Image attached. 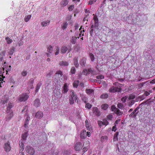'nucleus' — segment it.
I'll return each mask as SVG.
<instances>
[{
  "label": "nucleus",
  "instance_id": "f257e3e1",
  "mask_svg": "<svg viewBox=\"0 0 155 155\" xmlns=\"http://www.w3.org/2000/svg\"><path fill=\"white\" fill-rule=\"evenodd\" d=\"M27 132H26L22 135L21 137L22 139L19 141V143L20 147V152H22L24 150V143L25 142V140H26L27 137Z\"/></svg>",
  "mask_w": 155,
  "mask_h": 155
},
{
  "label": "nucleus",
  "instance_id": "f03ea898",
  "mask_svg": "<svg viewBox=\"0 0 155 155\" xmlns=\"http://www.w3.org/2000/svg\"><path fill=\"white\" fill-rule=\"evenodd\" d=\"M28 95L26 94H23L19 96L18 99L21 102L25 101L28 99Z\"/></svg>",
  "mask_w": 155,
  "mask_h": 155
},
{
  "label": "nucleus",
  "instance_id": "7ed1b4c3",
  "mask_svg": "<svg viewBox=\"0 0 155 155\" xmlns=\"http://www.w3.org/2000/svg\"><path fill=\"white\" fill-rule=\"evenodd\" d=\"M25 150L27 153L31 155L34 154L35 152L34 148L29 146H27L26 147Z\"/></svg>",
  "mask_w": 155,
  "mask_h": 155
},
{
  "label": "nucleus",
  "instance_id": "20e7f679",
  "mask_svg": "<svg viewBox=\"0 0 155 155\" xmlns=\"http://www.w3.org/2000/svg\"><path fill=\"white\" fill-rule=\"evenodd\" d=\"M62 72L60 71L57 72L55 74V77L57 78V80L61 81V79L62 80L63 77L62 76Z\"/></svg>",
  "mask_w": 155,
  "mask_h": 155
},
{
  "label": "nucleus",
  "instance_id": "39448f33",
  "mask_svg": "<svg viewBox=\"0 0 155 155\" xmlns=\"http://www.w3.org/2000/svg\"><path fill=\"white\" fill-rule=\"evenodd\" d=\"M82 148V143L80 142L77 143L75 144L74 148L76 151L80 150Z\"/></svg>",
  "mask_w": 155,
  "mask_h": 155
},
{
  "label": "nucleus",
  "instance_id": "423d86ee",
  "mask_svg": "<svg viewBox=\"0 0 155 155\" xmlns=\"http://www.w3.org/2000/svg\"><path fill=\"white\" fill-rule=\"evenodd\" d=\"M121 91V89L118 87H115L112 86L109 89V92H110L114 93L116 92H120Z\"/></svg>",
  "mask_w": 155,
  "mask_h": 155
},
{
  "label": "nucleus",
  "instance_id": "0eeeda50",
  "mask_svg": "<svg viewBox=\"0 0 155 155\" xmlns=\"http://www.w3.org/2000/svg\"><path fill=\"white\" fill-rule=\"evenodd\" d=\"M93 114L97 116H99L101 115V112L97 107L93 108Z\"/></svg>",
  "mask_w": 155,
  "mask_h": 155
},
{
  "label": "nucleus",
  "instance_id": "6e6552de",
  "mask_svg": "<svg viewBox=\"0 0 155 155\" xmlns=\"http://www.w3.org/2000/svg\"><path fill=\"white\" fill-rule=\"evenodd\" d=\"M7 115L5 117V119L6 121H8L11 120V118L13 116V111H11L8 114L7 113Z\"/></svg>",
  "mask_w": 155,
  "mask_h": 155
},
{
  "label": "nucleus",
  "instance_id": "1a4fd4ad",
  "mask_svg": "<svg viewBox=\"0 0 155 155\" xmlns=\"http://www.w3.org/2000/svg\"><path fill=\"white\" fill-rule=\"evenodd\" d=\"M43 114L42 112L38 111L36 113L35 117L38 119H41L43 117Z\"/></svg>",
  "mask_w": 155,
  "mask_h": 155
},
{
  "label": "nucleus",
  "instance_id": "9d476101",
  "mask_svg": "<svg viewBox=\"0 0 155 155\" xmlns=\"http://www.w3.org/2000/svg\"><path fill=\"white\" fill-rule=\"evenodd\" d=\"M68 0H62L60 2V5L61 7H64L68 4Z\"/></svg>",
  "mask_w": 155,
  "mask_h": 155
},
{
  "label": "nucleus",
  "instance_id": "9b49d317",
  "mask_svg": "<svg viewBox=\"0 0 155 155\" xmlns=\"http://www.w3.org/2000/svg\"><path fill=\"white\" fill-rule=\"evenodd\" d=\"M86 131L85 130H83L81 133L80 137L81 139H84L86 137Z\"/></svg>",
  "mask_w": 155,
  "mask_h": 155
},
{
  "label": "nucleus",
  "instance_id": "f8f14e48",
  "mask_svg": "<svg viewBox=\"0 0 155 155\" xmlns=\"http://www.w3.org/2000/svg\"><path fill=\"white\" fill-rule=\"evenodd\" d=\"M4 148L6 152H8L10 151L11 147L10 144L8 143H7L5 144Z\"/></svg>",
  "mask_w": 155,
  "mask_h": 155
},
{
  "label": "nucleus",
  "instance_id": "ddd939ff",
  "mask_svg": "<svg viewBox=\"0 0 155 155\" xmlns=\"http://www.w3.org/2000/svg\"><path fill=\"white\" fill-rule=\"evenodd\" d=\"M68 50V48L67 46L65 45H63L61 47V52L62 54H65Z\"/></svg>",
  "mask_w": 155,
  "mask_h": 155
},
{
  "label": "nucleus",
  "instance_id": "4468645a",
  "mask_svg": "<svg viewBox=\"0 0 155 155\" xmlns=\"http://www.w3.org/2000/svg\"><path fill=\"white\" fill-rule=\"evenodd\" d=\"M13 106V104L11 103H9L8 106L7 107V110L6 112L7 114H8L9 112L11 111H13L12 110H11V109L12 108Z\"/></svg>",
  "mask_w": 155,
  "mask_h": 155
},
{
  "label": "nucleus",
  "instance_id": "2eb2a0df",
  "mask_svg": "<svg viewBox=\"0 0 155 155\" xmlns=\"http://www.w3.org/2000/svg\"><path fill=\"white\" fill-rule=\"evenodd\" d=\"M93 71L91 69H89L84 70L83 72H84V74H85L86 75H87L90 73H92Z\"/></svg>",
  "mask_w": 155,
  "mask_h": 155
},
{
  "label": "nucleus",
  "instance_id": "dca6fc26",
  "mask_svg": "<svg viewBox=\"0 0 155 155\" xmlns=\"http://www.w3.org/2000/svg\"><path fill=\"white\" fill-rule=\"evenodd\" d=\"M59 64L61 66H66L68 65V63L65 61H60Z\"/></svg>",
  "mask_w": 155,
  "mask_h": 155
},
{
  "label": "nucleus",
  "instance_id": "f3484780",
  "mask_svg": "<svg viewBox=\"0 0 155 155\" xmlns=\"http://www.w3.org/2000/svg\"><path fill=\"white\" fill-rule=\"evenodd\" d=\"M86 59L84 57L82 58L80 61V64L82 66H84L86 63Z\"/></svg>",
  "mask_w": 155,
  "mask_h": 155
},
{
  "label": "nucleus",
  "instance_id": "a211bd4d",
  "mask_svg": "<svg viewBox=\"0 0 155 155\" xmlns=\"http://www.w3.org/2000/svg\"><path fill=\"white\" fill-rule=\"evenodd\" d=\"M50 20L43 21L41 22V25L42 27H45L49 25L50 23Z\"/></svg>",
  "mask_w": 155,
  "mask_h": 155
},
{
  "label": "nucleus",
  "instance_id": "6ab92c4d",
  "mask_svg": "<svg viewBox=\"0 0 155 155\" xmlns=\"http://www.w3.org/2000/svg\"><path fill=\"white\" fill-rule=\"evenodd\" d=\"M40 100L39 99H36L34 101V106L37 107L40 106Z\"/></svg>",
  "mask_w": 155,
  "mask_h": 155
},
{
  "label": "nucleus",
  "instance_id": "aec40b11",
  "mask_svg": "<svg viewBox=\"0 0 155 155\" xmlns=\"http://www.w3.org/2000/svg\"><path fill=\"white\" fill-rule=\"evenodd\" d=\"M74 64L76 68L78 67L79 64L78 62V58L75 57L73 59Z\"/></svg>",
  "mask_w": 155,
  "mask_h": 155
},
{
  "label": "nucleus",
  "instance_id": "412c9836",
  "mask_svg": "<svg viewBox=\"0 0 155 155\" xmlns=\"http://www.w3.org/2000/svg\"><path fill=\"white\" fill-rule=\"evenodd\" d=\"M68 86L66 83L64 85L63 89L62 92L64 94H66L68 91Z\"/></svg>",
  "mask_w": 155,
  "mask_h": 155
},
{
  "label": "nucleus",
  "instance_id": "4be33fe9",
  "mask_svg": "<svg viewBox=\"0 0 155 155\" xmlns=\"http://www.w3.org/2000/svg\"><path fill=\"white\" fill-rule=\"evenodd\" d=\"M5 78V76H3V75L0 76V84L1 87H2V84H3V82L5 83V81L4 80V79Z\"/></svg>",
  "mask_w": 155,
  "mask_h": 155
},
{
  "label": "nucleus",
  "instance_id": "5701e85b",
  "mask_svg": "<svg viewBox=\"0 0 155 155\" xmlns=\"http://www.w3.org/2000/svg\"><path fill=\"white\" fill-rule=\"evenodd\" d=\"M61 93L59 91H54V94L55 96L57 97H60L61 95Z\"/></svg>",
  "mask_w": 155,
  "mask_h": 155
},
{
  "label": "nucleus",
  "instance_id": "b1692460",
  "mask_svg": "<svg viewBox=\"0 0 155 155\" xmlns=\"http://www.w3.org/2000/svg\"><path fill=\"white\" fill-rule=\"evenodd\" d=\"M5 52L4 51L0 52V60L1 61L3 60V58L5 56Z\"/></svg>",
  "mask_w": 155,
  "mask_h": 155
},
{
  "label": "nucleus",
  "instance_id": "393cba45",
  "mask_svg": "<svg viewBox=\"0 0 155 155\" xmlns=\"http://www.w3.org/2000/svg\"><path fill=\"white\" fill-rule=\"evenodd\" d=\"M107 137L106 136H103L101 137V142H106L107 140Z\"/></svg>",
  "mask_w": 155,
  "mask_h": 155
},
{
  "label": "nucleus",
  "instance_id": "a878e982",
  "mask_svg": "<svg viewBox=\"0 0 155 155\" xmlns=\"http://www.w3.org/2000/svg\"><path fill=\"white\" fill-rule=\"evenodd\" d=\"M79 84L78 80H76L74 81L73 84V86L74 87L77 88Z\"/></svg>",
  "mask_w": 155,
  "mask_h": 155
},
{
  "label": "nucleus",
  "instance_id": "bb28decb",
  "mask_svg": "<svg viewBox=\"0 0 155 155\" xmlns=\"http://www.w3.org/2000/svg\"><path fill=\"white\" fill-rule=\"evenodd\" d=\"M5 39L6 40L7 43L8 44H10L12 43L13 41L12 39H10L8 37H6L5 38Z\"/></svg>",
  "mask_w": 155,
  "mask_h": 155
},
{
  "label": "nucleus",
  "instance_id": "cd10ccee",
  "mask_svg": "<svg viewBox=\"0 0 155 155\" xmlns=\"http://www.w3.org/2000/svg\"><path fill=\"white\" fill-rule=\"evenodd\" d=\"M68 25V23L67 22H64L61 28L63 30H64L67 27Z\"/></svg>",
  "mask_w": 155,
  "mask_h": 155
},
{
  "label": "nucleus",
  "instance_id": "c85d7f7f",
  "mask_svg": "<svg viewBox=\"0 0 155 155\" xmlns=\"http://www.w3.org/2000/svg\"><path fill=\"white\" fill-rule=\"evenodd\" d=\"M108 107V105L107 104H103L101 106V108L104 110H106Z\"/></svg>",
  "mask_w": 155,
  "mask_h": 155
},
{
  "label": "nucleus",
  "instance_id": "c756f323",
  "mask_svg": "<svg viewBox=\"0 0 155 155\" xmlns=\"http://www.w3.org/2000/svg\"><path fill=\"white\" fill-rule=\"evenodd\" d=\"M86 92L87 94H91L94 92V90L91 89H86Z\"/></svg>",
  "mask_w": 155,
  "mask_h": 155
},
{
  "label": "nucleus",
  "instance_id": "7c9ffc66",
  "mask_svg": "<svg viewBox=\"0 0 155 155\" xmlns=\"http://www.w3.org/2000/svg\"><path fill=\"white\" fill-rule=\"evenodd\" d=\"M115 113L118 116L121 115L123 114V113L121 111H120L118 108L117 109Z\"/></svg>",
  "mask_w": 155,
  "mask_h": 155
},
{
  "label": "nucleus",
  "instance_id": "2f4dec72",
  "mask_svg": "<svg viewBox=\"0 0 155 155\" xmlns=\"http://www.w3.org/2000/svg\"><path fill=\"white\" fill-rule=\"evenodd\" d=\"M118 135V133L117 132L116 133L114 134L113 138V140L114 141L117 140V136Z\"/></svg>",
  "mask_w": 155,
  "mask_h": 155
},
{
  "label": "nucleus",
  "instance_id": "473e14b6",
  "mask_svg": "<svg viewBox=\"0 0 155 155\" xmlns=\"http://www.w3.org/2000/svg\"><path fill=\"white\" fill-rule=\"evenodd\" d=\"M89 55L91 61H94L95 59V57L94 54L92 53H90Z\"/></svg>",
  "mask_w": 155,
  "mask_h": 155
},
{
  "label": "nucleus",
  "instance_id": "72a5a7b5",
  "mask_svg": "<svg viewBox=\"0 0 155 155\" xmlns=\"http://www.w3.org/2000/svg\"><path fill=\"white\" fill-rule=\"evenodd\" d=\"M55 55H58L59 52V48L58 46H56L55 47Z\"/></svg>",
  "mask_w": 155,
  "mask_h": 155
},
{
  "label": "nucleus",
  "instance_id": "f704fd0d",
  "mask_svg": "<svg viewBox=\"0 0 155 155\" xmlns=\"http://www.w3.org/2000/svg\"><path fill=\"white\" fill-rule=\"evenodd\" d=\"M47 51L49 53H52L53 51V48L51 46H50L48 48Z\"/></svg>",
  "mask_w": 155,
  "mask_h": 155
},
{
  "label": "nucleus",
  "instance_id": "c9c22d12",
  "mask_svg": "<svg viewBox=\"0 0 155 155\" xmlns=\"http://www.w3.org/2000/svg\"><path fill=\"white\" fill-rule=\"evenodd\" d=\"M69 103L71 104H72L74 103V100L73 97L71 96L69 99Z\"/></svg>",
  "mask_w": 155,
  "mask_h": 155
},
{
  "label": "nucleus",
  "instance_id": "e433bc0d",
  "mask_svg": "<svg viewBox=\"0 0 155 155\" xmlns=\"http://www.w3.org/2000/svg\"><path fill=\"white\" fill-rule=\"evenodd\" d=\"M77 39V37L75 36H73L72 37V43L73 44H75L76 43V41Z\"/></svg>",
  "mask_w": 155,
  "mask_h": 155
},
{
  "label": "nucleus",
  "instance_id": "4c0bfd02",
  "mask_svg": "<svg viewBox=\"0 0 155 155\" xmlns=\"http://www.w3.org/2000/svg\"><path fill=\"white\" fill-rule=\"evenodd\" d=\"M71 73L72 74H75L76 72V69L74 67H71Z\"/></svg>",
  "mask_w": 155,
  "mask_h": 155
},
{
  "label": "nucleus",
  "instance_id": "58836bf2",
  "mask_svg": "<svg viewBox=\"0 0 155 155\" xmlns=\"http://www.w3.org/2000/svg\"><path fill=\"white\" fill-rule=\"evenodd\" d=\"M31 15H28L24 19L25 21L26 22H28L31 18Z\"/></svg>",
  "mask_w": 155,
  "mask_h": 155
},
{
  "label": "nucleus",
  "instance_id": "ea45409f",
  "mask_svg": "<svg viewBox=\"0 0 155 155\" xmlns=\"http://www.w3.org/2000/svg\"><path fill=\"white\" fill-rule=\"evenodd\" d=\"M108 96V95L107 94H105L101 95V98L102 99H105L107 98Z\"/></svg>",
  "mask_w": 155,
  "mask_h": 155
},
{
  "label": "nucleus",
  "instance_id": "a19ab883",
  "mask_svg": "<svg viewBox=\"0 0 155 155\" xmlns=\"http://www.w3.org/2000/svg\"><path fill=\"white\" fill-rule=\"evenodd\" d=\"M111 111L115 113L117 108L115 107L114 105H113L111 106Z\"/></svg>",
  "mask_w": 155,
  "mask_h": 155
},
{
  "label": "nucleus",
  "instance_id": "79ce46f5",
  "mask_svg": "<svg viewBox=\"0 0 155 155\" xmlns=\"http://www.w3.org/2000/svg\"><path fill=\"white\" fill-rule=\"evenodd\" d=\"M15 48L14 47H12V49L10 50V51L9 52V54L10 55H12L13 54V53L14 52V51H15Z\"/></svg>",
  "mask_w": 155,
  "mask_h": 155
},
{
  "label": "nucleus",
  "instance_id": "37998d69",
  "mask_svg": "<svg viewBox=\"0 0 155 155\" xmlns=\"http://www.w3.org/2000/svg\"><path fill=\"white\" fill-rule=\"evenodd\" d=\"M41 85V83H38L37 84L35 90V92H37L38 91V90L39 89Z\"/></svg>",
  "mask_w": 155,
  "mask_h": 155
},
{
  "label": "nucleus",
  "instance_id": "c03bdc74",
  "mask_svg": "<svg viewBox=\"0 0 155 155\" xmlns=\"http://www.w3.org/2000/svg\"><path fill=\"white\" fill-rule=\"evenodd\" d=\"M103 125L107 126L108 124V122L106 119H104L103 120Z\"/></svg>",
  "mask_w": 155,
  "mask_h": 155
},
{
  "label": "nucleus",
  "instance_id": "a18cd8bd",
  "mask_svg": "<svg viewBox=\"0 0 155 155\" xmlns=\"http://www.w3.org/2000/svg\"><path fill=\"white\" fill-rule=\"evenodd\" d=\"M75 95V93L73 91L72 92L71 95V96L73 97V98L74 97L75 100H77V96H76Z\"/></svg>",
  "mask_w": 155,
  "mask_h": 155
},
{
  "label": "nucleus",
  "instance_id": "49530a36",
  "mask_svg": "<svg viewBox=\"0 0 155 155\" xmlns=\"http://www.w3.org/2000/svg\"><path fill=\"white\" fill-rule=\"evenodd\" d=\"M74 5H71L68 8V9L69 11H72L74 8Z\"/></svg>",
  "mask_w": 155,
  "mask_h": 155
},
{
  "label": "nucleus",
  "instance_id": "de8ad7c7",
  "mask_svg": "<svg viewBox=\"0 0 155 155\" xmlns=\"http://www.w3.org/2000/svg\"><path fill=\"white\" fill-rule=\"evenodd\" d=\"M135 98V96L134 95H131L129 96L128 97L129 101L131 100H133Z\"/></svg>",
  "mask_w": 155,
  "mask_h": 155
},
{
  "label": "nucleus",
  "instance_id": "09e8293b",
  "mask_svg": "<svg viewBox=\"0 0 155 155\" xmlns=\"http://www.w3.org/2000/svg\"><path fill=\"white\" fill-rule=\"evenodd\" d=\"M21 75L23 76H25L27 74V72L26 71L23 70L21 73Z\"/></svg>",
  "mask_w": 155,
  "mask_h": 155
},
{
  "label": "nucleus",
  "instance_id": "8fccbe9b",
  "mask_svg": "<svg viewBox=\"0 0 155 155\" xmlns=\"http://www.w3.org/2000/svg\"><path fill=\"white\" fill-rule=\"evenodd\" d=\"M82 100L85 103L87 102V97L85 96H82L81 97Z\"/></svg>",
  "mask_w": 155,
  "mask_h": 155
},
{
  "label": "nucleus",
  "instance_id": "3c124183",
  "mask_svg": "<svg viewBox=\"0 0 155 155\" xmlns=\"http://www.w3.org/2000/svg\"><path fill=\"white\" fill-rule=\"evenodd\" d=\"M128 97L127 96H125L124 97H123L121 99V101L124 103L126 102V100L127 98Z\"/></svg>",
  "mask_w": 155,
  "mask_h": 155
},
{
  "label": "nucleus",
  "instance_id": "603ef678",
  "mask_svg": "<svg viewBox=\"0 0 155 155\" xmlns=\"http://www.w3.org/2000/svg\"><path fill=\"white\" fill-rule=\"evenodd\" d=\"M91 105L89 103H87L86 104L85 107L88 109L91 108Z\"/></svg>",
  "mask_w": 155,
  "mask_h": 155
},
{
  "label": "nucleus",
  "instance_id": "864d4df0",
  "mask_svg": "<svg viewBox=\"0 0 155 155\" xmlns=\"http://www.w3.org/2000/svg\"><path fill=\"white\" fill-rule=\"evenodd\" d=\"M97 0H90L89 1L88 3V5H91L93 4V3H95Z\"/></svg>",
  "mask_w": 155,
  "mask_h": 155
},
{
  "label": "nucleus",
  "instance_id": "5fc2aeb1",
  "mask_svg": "<svg viewBox=\"0 0 155 155\" xmlns=\"http://www.w3.org/2000/svg\"><path fill=\"white\" fill-rule=\"evenodd\" d=\"M117 107L121 109L124 107V106L122 104L120 103H119L117 104Z\"/></svg>",
  "mask_w": 155,
  "mask_h": 155
},
{
  "label": "nucleus",
  "instance_id": "6e6d98bb",
  "mask_svg": "<svg viewBox=\"0 0 155 155\" xmlns=\"http://www.w3.org/2000/svg\"><path fill=\"white\" fill-rule=\"evenodd\" d=\"M96 78L97 79H101L104 78V76L102 75H99L97 76H96Z\"/></svg>",
  "mask_w": 155,
  "mask_h": 155
},
{
  "label": "nucleus",
  "instance_id": "4d7b16f0",
  "mask_svg": "<svg viewBox=\"0 0 155 155\" xmlns=\"http://www.w3.org/2000/svg\"><path fill=\"white\" fill-rule=\"evenodd\" d=\"M150 94V93H149L148 91H146L143 94L142 96V97L144 96H147Z\"/></svg>",
  "mask_w": 155,
  "mask_h": 155
},
{
  "label": "nucleus",
  "instance_id": "13d9d810",
  "mask_svg": "<svg viewBox=\"0 0 155 155\" xmlns=\"http://www.w3.org/2000/svg\"><path fill=\"white\" fill-rule=\"evenodd\" d=\"M112 115L109 114L107 116V120H110L112 119Z\"/></svg>",
  "mask_w": 155,
  "mask_h": 155
},
{
  "label": "nucleus",
  "instance_id": "bf43d9fd",
  "mask_svg": "<svg viewBox=\"0 0 155 155\" xmlns=\"http://www.w3.org/2000/svg\"><path fill=\"white\" fill-rule=\"evenodd\" d=\"M120 122V119L117 120H116L114 123V126H116V125H118V123Z\"/></svg>",
  "mask_w": 155,
  "mask_h": 155
},
{
  "label": "nucleus",
  "instance_id": "052dcab7",
  "mask_svg": "<svg viewBox=\"0 0 155 155\" xmlns=\"http://www.w3.org/2000/svg\"><path fill=\"white\" fill-rule=\"evenodd\" d=\"M135 102V101L134 100H130V101L129 102V104L130 105H132Z\"/></svg>",
  "mask_w": 155,
  "mask_h": 155
},
{
  "label": "nucleus",
  "instance_id": "680f3d73",
  "mask_svg": "<svg viewBox=\"0 0 155 155\" xmlns=\"http://www.w3.org/2000/svg\"><path fill=\"white\" fill-rule=\"evenodd\" d=\"M94 20L95 23H97L98 21V19L97 17H94Z\"/></svg>",
  "mask_w": 155,
  "mask_h": 155
},
{
  "label": "nucleus",
  "instance_id": "e2e57ef3",
  "mask_svg": "<svg viewBox=\"0 0 155 155\" xmlns=\"http://www.w3.org/2000/svg\"><path fill=\"white\" fill-rule=\"evenodd\" d=\"M135 112L134 111L131 113L129 115L130 117H132L133 116L135 117L136 116V115H135Z\"/></svg>",
  "mask_w": 155,
  "mask_h": 155
},
{
  "label": "nucleus",
  "instance_id": "0e129e2a",
  "mask_svg": "<svg viewBox=\"0 0 155 155\" xmlns=\"http://www.w3.org/2000/svg\"><path fill=\"white\" fill-rule=\"evenodd\" d=\"M26 109V111H27L28 109V107L27 106H25L23 109L22 110V113H23V112Z\"/></svg>",
  "mask_w": 155,
  "mask_h": 155
},
{
  "label": "nucleus",
  "instance_id": "69168bd1",
  "mask_svg": "<svg viewBox=\"0 0 155 155\" xmlns=\"http://www.w3.org/2000/svg\"><path fill=\"white\" fill-rule=\"evenodd\" d=\"M93 29L92 28H91L90 30V35L91 36H92L93 33Z\"/></svg>",
  "mask_w": 155,
  "mask_h": 155
},
{
  "label": "nucleus",
  "instance_id": "338daca9",
  "mask_svg": "<svg viewBox=\"0 0 155 155\" xmlns=\"http://www.w3.org/2000/svg\"><path fill=\"white\" fill-rule=\"evenodd\" d=\"M99 126H101L103 125V121H99L98 122Z\"/></svg>",
  "mask_w": 155,
  "mask_h": 155
},
{
  "label": "nucleus",
  "instance_id": "774afa93",
  "mask_svg": "<svg viewBox=\"0 0 155 155\" xmlns=\"http://www.w3.org/2000/svg\"><path fill=\"white\" fill-rule=\"evenodd\" d=\"M28 121H27L26 120H25L24 126H27L28 124Z\"/></svg>",
  "mask_w": 155,
  "mask_h": 155
}]
</instances>
